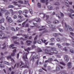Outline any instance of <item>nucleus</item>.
Here are the masks:
<instances>
[{"instance_id": "nucleus-40", "label": "nucleus", "mask_w": 74, "mask_h": 74, "mask_svg": "<svg viewBox=\"0 0 74 74\" xmlns=\"http://www.w3.org/2000/svg\"><path fill=\"white\" fill-rule=\"evenodd\" d=\"M54 5H59L60 4L58 2H56L54 4Z\"/></svg>"}, {"instance_id": "nucleus-52", "label": "nucleus", "mask_w": 74, "mask_h": 74, "mask_svg": "<svg viewBox=\"0 0 74 74\" xmlns=\"http://www.w3.org/2000/svg\"><path fill=\"white\" fill-rule=\"evenodd\" d=\"M70 34L71 36H74V34L73 32H70Z\"/></svg>"}, {"instance_id": "nucleus-64", "label": "nucleus", "mask_w": 74, "mask_h": 74, "mask_svg": "<svg viewBox=\"0 0 74 74\" xmlns=\"http://www.w3.org/2000/svg\"><path fill=\"white\" fill-rule=\"evenodd\" d=\"M66 74V72L65 71H64L61 73V74Z\"/></svg>"}, {"instance_id": "nucleus-45", "label": "nucleus", "mask_w": 74, "mask_h": 74, "mask_svg": "<svg viewBox=\"0 0 74 74\" xmlns=\"http://www.w3.org/2000/svg\"><path fill=\"white\" fill-rule=\"evenodd\" d=\"M49 61H50V62H52V61L53 60V59L51 58H49Z\"/></svg>"}, {"instance_id": "nucleus-37", "label": "nucleus", "mask_w": 74, "mask_h": 74, "mask_svg": "<svg viewBox=\"0 0 74 74\" xmlns=\"http://www.w3.org/2000/svg\"><path fill=\"white\" fill-rule=\"evenodd\" d=\"M12 38L13 39H17V38H18L17 36H13L12 37Z\"/></svg>"}, {"instance_id": "nucleus-49", "label": "nucleus", "mask_w": 74, "mask_h": 74, "mask_svg": "<svg viewBox=\"0 0 74 74\" xmlns=\"http://www.w3.org/2000/svg\"><path fill=\"white\" fill-rule=\"evenodd\" d=\"M17 18V16L16 15H15L14 16V19H16Z\"/></svg>"}, {"instance_id": "nucleus-11", "label": "nucleus", "mask_w": 74, "mask_h": 74, "mask_svg": "<svg viewBox=\"0 0 74 74\" xmlns=\"http://www.w3.org/2000/svg\"><path fill=\"white\" fill-rule=\"evenodd\" d=\"M45 17H46V20H48V19H49V15H46L45 14H44V16L43 18V19H44V18H45Z\"/></svg>"}, {"instance_id": "nucleus-32", "label": "nucleus", "mask_w": 74, "mask_h": 74, "mask_svg": "<svg viewBox=\"0 0 74 74\" xmlns=\"http://www.w3.org/2000/svg\"><path fill=\"white\" fill-rule=\"evenodd\" d=\"M53 36L54 37H57L58 36V34L56 33L54 34Z\"/></svg>"}, {"instance_id": "nucleus-38", "label": "nucleus", "mask_w": 74, "mask_h": 74, "mask_svg": "<svg viewBox=\"0 0 74 74\" xmlns=\"http://www.w3.org/2000/svg\"><path fill=\"white\" fill-rule=\"evenodd\" d=\"M29 12L31 14H33V11H32V10L31 9H29Z\"/></svg>"}, {"instance_id": "nucleus-19", "label": "nucleus", "mask_w": 74, "mask_h": 74, "mask_svg": "<svg viewBox=\"0 0 74 74\" xmlns=\"http://www.w3.org/2000/svg\"><path fill=\"white\" fill-rule=\"evenodd\" d=\"M59 21L57 20H56L53 21V23L56 24V23H58Z\"/></svg>"}, {"instance_id": "nucleus-2", "label": "nucleus", "mask_w": 74, "mask_h": 74, "mask_svg": "<svg viewBox=\"0 0 74 74\" xmlns=\"http://www.w3.org/2000/svg\"><path fill=\"white\" fill-rule=\"evenodd\" d=\"M21 64L20 65V67L22 68H27L29 69V66L26 65H24V63L22 61H21Z\"/></svg>"}, {"instance_id": "nucleus-60", "label": "nucleus", "mask_w": 74, "mask_h": 74, "mask_svg": "<svg viewBox=\"0 0 74 74\" xmlns=\"http://www.w3.org/2000/svg\"><path fill=\"white\" fill-rule=\"evenodd\" d=\"M56 40L58 41H60V39L59 38H57Z\"/></svg>"}, {"instance_id": "nucleus-58", "label": "nucleus", "mask_w": 74, "mask_h": 74, "mask_svg": "<svg viewBox=\"0 0 74 74\" xmlns=\"http://www.w3.org/2000/svg\"><path fill=\"white\" fill-rule=\"evenodd\" d=\"M0 67L1 68H4V66H1V64H0Z\"/></svg>"}, {"instance_id": "nucleus-6", "label": "nucleus", "mask_w": 74, "mask_h": 74, "mask_svg": "<svg viewBox=\"0 0 74 74\" xmlns=\"http://www.w3.org/2000/svg\"><path fill=\"white\" fill-rule=\"evenodd\" d=\"M0 11L1 12H5V15H8V14H9V12H8V10H5V9H4L0 8Z\"/></svg>"}, {"instance_id": "nucleus-33", "label": "nucleus", "mask_w": 74, "mask_h": 74, "mask_svg": "<svg viewBox=\"0 0 74 74\" xmlns=\"http://www.w3.org/2000/svg\"><path fill=\"white\" fill-rule=\"evenodd\" d=\"M14 7V6L12 5H9L8 6V8H13Z\"/></svg>"}, {"instance_id": "nucleus-24", "label": "nucleus", "mask_w": 74, "mask_h": 74, "mask_svg": "<svg viewBox=\"0 0 74 74\" xmlns=\"http://www.w3.org/2000/svg\"><path fill=\"white\" fill-rule=\"evenodd\" d=\"M37 50L38 52H42V49H41L40 48H38Z\"/></svg>"}, {"instance_id": "nucleus-17", "label": "nucleus", "mask_w": 74, "mask_h": 74, "mask_svg": "<svg viewBox=\"0 0 74 74\" xmlns=\"http://www.w3.org/2000/svg\"><path fill=\"white\" fill-rule=\"evenodd\" d=\"M26 42L27 43V45H30V43L29 42H32L30 40H27V41H26Z\"/></svg>"}, {"instance_id": "nucleus-57", "label": "nucleus", "mask_w": 74, "mask_h": 74, "mask_svg": "<svg viewBox=\"0 0 74 74\" xmlns=\"http://www.w3.org/2000/svg\"><path fill=\"white\" fill-rule=\"evenodd\" d=\"M5 64H7V65H9L10 64V63L8 62H5Z\"/></svg>"}, {"instance_id": "nucleus-42", "label": "nucleus", "mask_w": 74, "mask_h": 74, "mask_svg": "<svg viewBox=\"0 0 74 74\" xmlns=\"http://www.w3.org/2000/svg\"><path fill=\"white\" fill-rule=\"evenodd\" d=\"M14 44H12L10 45L9 47L11 48V47H14Z\"/></svg>"}, {"instance_id": "nucleus-3", "label": "nucleus", "mask_w": 74, "mask_h": 74, "mask_svg": "<svg viewBox=\"0 0 74 74\" xmlns=\"http://www.w3.org/2000/svg\"><path fill=\"white\" fill-rule=\"evenodd\" d=\"M28 55V53H26L25 54L26 57H25V56H23V59H24L25 61V63L26 64H29V62H28V61L26 60V59H28V58H27V57Z\"/></svg>"}, {"instance_id": "nucleus-23", "label": "nucleus", "mask_w": 74, "mask_h": 74, "mask_svg": "<svg viewBox=\"0 0 74 74\" xmlns=\"http://www.w3.org/2000/svg\"><path fill=\"white\" fill-rule=\"evenodd\" d=\"M4 22V18H2L0 20V23H3Z\"/></svg>"}, {"instance_id": "nucleus-21", "label": "nucleus", "mask_w": 74, "mask_h": 74, "mask_svg": "<svg viewBox=\"0 0 74 74\" xmlns=\"http://www.w3.org/2000/svg\"><path fill=\"white\" fill-rule=\"evenodd\" d=\"M27 49H25L24 50L25 51H30L31 49V48L27 47Z\"/></svg>"}, {"instance_id": "nucleus-28", "label": "nucleus", "mask_w": 74, "mask_h": 74, "mask_svg": "<svg viewBox=\"0 0 74 74\" xmlns=\"http://www.w3.org/2000/svg\"><path fill=\"white\" fill-rule=\"evenodd\" d=\"M18 23H21L22 22V19H20V20H19L17 21Z\"/></svg>"}, {"instance_id": "nucleus-4", "label": "nucleus", "mask_w": 74, "mask_h": 74, "mask_svg": "<svg viewBox=\"0 0 74 74\" xmlns=\"http://www.w3.org/2000/svg\"><path fill=\"white\" fill-rule=\"evenodd\" d=\"M67 11H69L71 12V13H69L68 14V15L69 17H70L71 18L73 19V17L71 16V13H74V11L71 9H70V8H68V9Z\"/></svg>"}, {"instance_id": "nucleus-12", "label": "nucleus", "mask_w": 74, "mask_h": 74, "mask_svg": "<svg viewBox=\"0 0 74 74\" xmlns=\"http://www.w3.org/2000/svg\"><path fill=\"white\" fill-rule=\"evenodd\" d=\"M33 21H36V22H38L40 21V19L38 18H35L33 19Z\"/></svg>"}, {"instance_id": "nucleus-56", "label": "nucleus", "mask_w": 74, "mask_h": 74, "mask_svg": "<svg viewBox=\"0 0 74 74\" xmlns=\"http://www.w3.org/2000/svg\"><path fill=\"white\" fill-rule=\"evenodd\" d=\"M63 50H64L65 51H67V50L66 49V47H65L63 49Z\"/></svg>"}, {"instance_id": "nucleus-54", "label": "nucleus", "mask_w": 74, "mask_h": 74, "mask_svg": "<svg viewBox=\"0 0 74 74\" xmlns=\"http://www.w3.org/2000/svg\"><path fill=\"white\" fill-rule=\"evenodd\" d=\"M59 67L61 69H63V66H60V65H59Z\"/></svg>"}, {"instance_id": "nucleus-41", "label": "nucleus", "mask_w": 74, "mask_h": 74, "mask_svg": "<svg viewBox=\"0 0 74 74\" xmlns=\"http://www.w3.org/2000/svg\"><path fill=\"white\" fill-rule=\"evenodd\" d=\"M23 12L25 13L26 14H27V10H24L23 11Z\"/></svg>"}, {"instance_id": "nucleus-63", "label": "nucleus", "mask_w": 74, "mask_h": 74, "mask_svg": "<svg viewBox=\"0 0 74 74\" xmlns=\"http://www.w3.org/2000/svg\"><path fill=\"white\" fill-rule=\"evenodd\" d=\"M70 51L71 52V53H74V51H73L72 50H70Z\"/></svg>"}, {"instance_id": "nucleus-1", "label": "nucleus", "mask_w": 74, "mask_h": 74, "mask_svg": "<svg viewBox=\"0 0 74 74\" xmlns=\"http://www.w3.org/2000/svg\"><path fill=\"white\" fill-rule=\"evenodd\" d=\"M44 51L45 53L48 54L49 55H52L54 53H58V51L56 50V48L54 47H52L51 48V49L49 50L50 53H49V50L48 49H44Z\"/></svg>"}, {"instance_id": "nucleus-18", "label": "nucleus", "mask_w": 74, "mask_h": 74, "mask_svg": "<svg viewBox=\"0 0 74 74\" xmlns=\"http://www.w3.org/2000/svg\"><path fill=\"white\" fill-rule=\"evenodd\" d=\"M65 30L66 31H67V30H68V27H67V24L65 23Z\"/></svg>"}, {"instance_id": "nucleus-25", "label": "nucleus", "mask_w": 74, "mask_h": 74, "mask_svg": "<svg viewBox=\"0 0 74 74\" xmlns=\"http://www.w3.org/2000/svg\"><path fill=\"white\" fill-rule=\"evenodd\" d=\"M68 28L69 30H70V31H73V29H72L71 28V27H70V26H68Z\"/></svg>"}, {"instance_id": "nucleus-55", "label": "nucleus", "mask_w": 74, "mask_h": 74, "mask_svg": "<svg viewBox=\"0 0 74 74\" xmlns=\"http://www.w3.org/2000/svg\"><path fill=\"white\" fill-rule=\"evenodd\" d=\"M56 16H57L58 17L59 19H60V17L59 16V15H58V14H56Z\"/></svg>"}, {"instance_id": "nucleus-61", "label": "nucleus", "mask_w": 74, "mask_h": 74, "mask_svg": "<svg viewBox=\"0 0 74 74\" xmlns=\"http://www.w3.org/2000/svg\"><path fill=\"white\" fill-rule=\"evenodd\" d=\"M25 4H27L28 3V1H25Z\"/></svg>"}, {"instance_id": "nucleus-39", "label": "nucleus", "mask_w": 74, "mask_h": 74, "mask_svg": "<svg viewBox=\"0 0 74 74\" xmlns=\"http://www.w3.org/2000/svg\"><path fill=\"white\" fill-rule=\"evenodd\" d=\"M0 60H1V62H0L1 63H3V57L0 58Z\"/></svg>"}, {"instance_id": "nucleus-44", "label": "nucleus", "mask_w": 74, "mask_h": 74, "mask_svg": "<svg viewBox=\"0 0 74 74\" xmlns=\"http://www.w3.org/2000/svg\"><path fill=\"white\" fill-rule=\"evenodd\" d=\"M11 56H10L7 57V59H11Z\"/></svg>"}, {"instance_id": "nucleus-50", "label": "nucleus", "mask_w": 74, "mask_h": 74, "mask_svg": "<svg viewBox=\"0 0 74 74\" xmlns=\"http://www.w3.org/2000/svg\"><path fill=\"white\" fill-rule=\"evenodd\" d=\"M61 16L62 17H63L64 16V14L63 13L61 12Z\"/></svg>"}, {"instance_id": "nucleus-14", "label": "nucleus", "mask_w": 74, "mask_h": 74, "mask_svg": "<svg viewBox=\"0 0 74 74\" xmlns=\"http://www.w3.org/2000/svg\"><path fill=\"white\" fill-rule=\"evenodd\" d=\"M16 49H14L13 50V53H11V56H15V52H16Z\"/></svg>"}, {"instance_id": "nucleus-16", "label": "nucleus", "mask_w": 74, "mask_h": 74, "mask_svg": "<svg viewBox=\"0 0 74 74\" xmlns=\"http://www.w3.org/2000/svg\"><path fill=\"white\" fill-rule=\"evenodd\" d=\"M65 4L66 5V6L67 7H70V6L69 5H67V4H68V3H69V1H67V0H65Z\"/></svg>"}, {"instance_id": "nucleus-51", "label": "nucleus", "mask_w": 74, "mask_h": 74, "mask_svg": "<svg viewBox=\"0 0 74 74\" xmlns=\"http://www.w3.org/2000/svg\"><path fill=\"white\" fill-rule=\"evenodd\" d=\"M34 25L35 26H36L37 27V23H33Z\"/></svg>"}, {"instance_id": "nucleus-27", "label": "nucleus", "mask_w": 74, "mask_h": 74, "mask_svg": "<svg viewBox=\"0 0 74 74\" xmlns=\"http://www.w3.org/2000/svg\"><path fill=\"white\" fill-rule=\"evenodd\" d=\"M60 63L61 64H62V65H63V66H65L66 65V64H65V63H64L63 62H60Z\"/></svg>"}, {"instance_id": "nucleus-47", "label": "nucleus", "mask_w": 74, "mask_h": 74, "mask_svg": "<svg viewBox=\"0 0 74 74\" xmlns=\"http://www.w3.org/2000/svg\"><path fill=\"white\" fill-rule=\"evenodd\" d=\"M18 3H21V4H22V3H23V2L21 1H18Z\"/></svg>"}, {"instance_id": "nucleus-62", "label": "nucleus", "mask_w": 74, "mask_h": 74, "mask_svg": "<svg viewBox=\"0 0 74 74\" xmlns=\"http://www.w3.org/2000/svg\"><path fill=\"white\" fill-rule=\"evenodd\" d=\"M54 43H50L49 44V45H54Z\"/></svg>"}, {"instance_id": "nucleus-48", "label": "nucleus", "mask_w": 74, "mask_h": 74, "mask_svg": "<svg viewBox=\"0 0 74 74\" xmlns=\"http://www.w3.org/2000/svg\"><path fill=\"white\" fill-rule=\"evenodd\" d=\"M56 70H60V68L59 67H57L56 68Z\"/></svg>"}, {"instance_id": "nucleus-46", "label": "nucleus", "mask_w": 74, "mask_h": 74, "mask_svg": "<svg viewBox=\"0 0 74 74\" xmlns=\"http://www.w3.org/2000/svg\"><path fill=\"white\" fill-rule=\"evenodd\" d=\"M59 30L60 32H63V29L60 28L59 29Z\"/></svg>"}, {"instance_id": "nucleus-36", "label": "nucleus", "mask_w": 74, "mask_h": 74, "mask_svg": "<svg viewBox=\"0 0 74 74\" xmlns=\"http://www.w3.org/2000/svg\"><path fill=\"white\" fill-rule=\"evenodd\" d=\"M57 45H58V47L59 48H61V45L59 44H57Z\"/></svg>"}, {"instance_id": "nucleus-31", "label": "nucleus", "mask_w": 74, "mask_h": 74, "mask_svg": "<svg viewBox=\"0 0 74 74\" xmlns=\"http://www.w3.org/2000/svg\"><path fill=\"white\" fill-rule=\"evenodd\" d=\"M11 30H12V31H14V32L15 31V28L13 27H11Z\"/></svg>"}, {"instance_id": "nucleus-15", "label": "nucleus", "mask_w": 74, "mask_h": 74, "mask_svg": "<svg viewBox=\"0 0 74 74\" xmlns=\"http://www.w3.org/2000/svg\"><path fill=\"white\" fill-rule=\"evenodd\" d=\"M71 62H69L67 64V66H68V68H71Z\"/></svg>"}, {"instance_id": "nucleus-22", "label": "nucleus", "mask_w": 74, "mask_h": 74, "mask_svg": "<svg viewBox=\"0 0 74 74\" xmlns=\"http://www.w3.org/2000/svg\"><path fill=\"white\" fill-rule=\"evenodd\" d=\"M27 21H28V19H27V20L26 21H25L24 22H23L22 23V25H23V27H24V26L25 25V23H26L27 22Z\"/></svg>"}, {"instance_id": "nucleus-13", "label": "nucleus", "mask_w": 74, "mask_h": 74, "mask_svg": "<svg viewBox=\"0 0 74 74\" xmlns=\"http://www.w3.org/2000/svg\"><path fill=\"white\" fill-rule=\"evenodd\" d=\"M9 11L11 13L12 15H14V14H15L17 12H13V10H12V9H10L9 10Z\"/></svg>"}, {"instance_id": "nucleus-29", "label": "nucleus", "mask_w": 74, "mask_h": 74, "mask_svg": "<svg viewBox=\"0 0 74 74\" xmlns=\"http://www.w3.org/2000/svg\"><path fill=\"white\" fill-rule=\"evenodd\" d=\"M41 3H38V8H41Z\"/></svg>"}, {"instance_id": "nucleus-43", "label": "nucleus", "mask_w": 74, "mask_h": 74, "mask_svg": "<svg viewBox=\"0 0 74 74\" xmlns=\"http://www.w3.org/2000/svg\"><path fill=\"white\" fill-rule=\"evenodd\" d=\"M14 43L15 44H17V45H19V43L18 42H14Z\"/></svg>"}, {"instance_id": "nucleus-8", "label": "nucleus", "mask_w": 74, "mask_h": 74, "mask_svg": "<svg viewBox=\"0 0 74 74\" xmlns=\"http://www.w3.org/2000/svg\"><path fill=\"white\" fill-rule=\"evenodd\" d=\"M43 30V31L42 32L43 33H47V32H48V31L45 29V28L42 29H39V31H41V30Z\"/></svg>"}, {"instance_id": "nucleus-59", "label": "nucleus", "mask_w": 74, "mask_h": 74, "mask_svg": "<svg viewBox=\"0 0 74 74\" xmlns=\"http://www.w3.org/2000/svg\"><path fill=\"white\" fill-rule=\"evenodd\" d=\"M46 67H47V64H44V68H46Z\"/></svg>"}, {"instance_id": "nucleus-35", "label": "nucleus", "mask_w": 74, "mask_h": 74, "mask_svg": "<svg viewBox=\"0 0 74 74\" xmlns=\"http://www.w3.org/2000/svg\"><path fill=\"white\" fill-rule=\"evenodd\" d=\"M41 40L42 42H43V43H45L47 41V40H44V41H43V40H42V39H41Z\"/></svg>"}, {"instance_id": "nucleus-9", "label": "nucleus", "mask_w": 74, "mask_h": 74, "mask_svg": "<svg viewBox=\"0 0 74 74\" xmlns=\"http://www.w3.org/2000/svg\"><path fill=\"white\" fill-rule=\"evenodd\" d=\"M48 0H40V2L41 3H46V5H48ZM50 1H52V0H50Z\"/></svg>"}, {"instance_id": "nucleus-10", "label": "nucleus", "mask_w": 74, "mask_h": 74, "mask_svg": "<svg viewBox=\"0 0 74 74\" xmlns=\"http://www.w3.org/2000/svg\"><path fill=\"white\" fill-rule=\"evenodd\" d=\"M64 59L66 62H68L69 60V59L68 58V56L67 55L64 56Z\"/></svg>"}, {"instance_id": "nucleus-53", "label": "nucleus", "mask_w": 74, "mask_h": 74, "mask_svg": "<svg viewBox=\"0 0 74 74\" xmlns=\"http://www.w3.org/2000/svg\"><path fill=\"white\" fill-rule=\"evenodd\" d=\"M32 47L33 49L34 48H36V46H35L34 45H32Z\"/></svg>"}, {"instance_id": "nucleus-30", "label": "nucleus", "mask_w": 74, "mask_h": 74, "mask_svg": "<svg viewBox=\"0 0 74 74\" xmlns=\"http://www.w3.org/2000/svg\"><path fill=\"white\" fill-rule=\"evenodd\" d=\"M18 18H23V16H22V15H21V14H20L18 15Z\"/></svg>"}, {"instance_id": "nucleus-26", "label": "nucleus", "mask_w": 74, "mask_h": 74, "mask_svg": "<svg viewBox=\"0 0 74 74\" xmlns=\"http://www.w3.org/2000/svg\"><path fill=\"white\" fill-rule=\"evenodd\" d=\"M48 7L49 10H52V6L51 5H49V6H48Z\"/></svg>"}, {"instance_id": "nucleus-7", "label": "nucleus", "mask_w": 74, "mask_h": 74, "mask_svg": "<svg viewBox=\"0 0 74 74\" xmlns=\"http://www.w3.org/2000/svg\"><path fill=\"white\" fill-rule=\"evenodd\" d=\"M8 16H7L6 17V19H8L7 22H10V23H11L13 22V20L10 17H9L8 18Z\"/></svg>"}, {"instance_id": "nucleus-5", "label": "nucleus", "mask_w": 74, "mask_h": 74, "mask_svg": "<svg viewBox=\"0 0 74 74\" xmlns=\"http://www.w3.org/2000/svg\"><path fill=\"white\" fill-rule=\"evenodd\" d=\"M5 34L3 33V32L1 31H0V38H7L6 37L4 36Z\"/></svg>"}, {"instance_id": "nucleus-34", "label": "nucleus", "mask_w": 74, "mask_h": 74, "mask_svg": "<svg viewBox=\"0 0 74 74\" xmlns=\"http://www.w3.org/2000/svg\"><path fill=\"white\" fill-rule=\"evenodd\" d=\"M0 28L2 30H4V27H3L2 25H0Z\"/></svg>"}, {"instance_id": "nucleus-20", "label": "nucleus", "mask_w": 74, "mask_h": 74, "mask_svg": "<svg viewBox=\"0 0 74 74\" xmlns=\"http://www.w3.org/2000/svg\"><path fill=\"white\" fill-rule=\"evenodd\" d=\"M3 46H4L3 47H2V49H5V48H6V45H5V43H4L2 45Z\"/></svg>"}]
</instances>
